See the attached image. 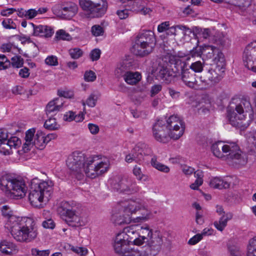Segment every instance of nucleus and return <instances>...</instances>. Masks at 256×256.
<instances>
[{"instance_id": "f257e3e1", "label": "nucleus", "mask_w": 256, "mask_h": 256, "mask_svg": "<svg viewBox=\"0 0 256 256\" xmlns=\"http://www.w3.org/2000/svg\"><path fill=\"white\" fill-rule=\"evenodd\" d=\"M211 149L214 156L236 166H244L247 162L246 154L234 142H218L212 145Z\"/></svg>"}, {"instance_id": "f03ea898", "label": "nucleus", "mask_w": 256, "mask_h": 256, "mask_svg": "<svg viewBox=\"0 0 256 256\" xmlns=\"http://www.w3.org/2000/svg\"><path fill=\"white\" fill-rule=\"evenodd\" d=\"M8 224L11 234L18 242H29L37 236V228L32 218L13 217Z\"/></svg>"}, {"instance_id": "7ed1b4c3", "label": "nucleus", "mask_w": 256, "mask_h": 256, "mask_svg": "<svg viewBox=\"0 0 256 256\" xmlns=\"http://www.w3.org/2000/svg\"><path fill=\"white\" fill-rule=\"evenodd\" d=\"M228 118L230 124L234 126L241 124V121L248 116L251 118L254 112L250 100L247 98L232 99L228 108Z\"/></svg>"}, {"instance_id": "20e7f679", "label": "nucleus", "mask_w": 256, "mask_h": 256, "mask_svg": "<svg viewBox=\"0 0 256 256\" xmlns=\"http://www.w3.org/2000/svg\"><path fill=\"white\" fill-rule=\"evenodd\" d=\"M54 183L51 180L44 181L38 178L32 180L28 200L32 205L38 207L43 202H48L53 192Z\"/></svg>"}, {"instance_id": "39448f33", "label": "nucleus", "mask_w": 256, "mask_h": 256, "mask_svg": "<svg viewBox=\"0 0 256 256\" xmlns=\"http://www.w3.org/2000/svg\"><path fill=\"white\" fill-rule=\"evenodd\" d=\"M177 60L169 52L159 58L158 66L154 71L156 79L166 84L170 83L177 76L176 70H174L172 68V65L174 68V62Z\"/></svg>"}, {"instance_id": "423d86ee", "label": "nucleus", "mask_w": 256, "mask_h": 256, "mask_svg": "<svg viewBox=\"0 0 256 256\" xmlns=\"http://www.w3.org/2000/svg\"><path fill=\"white\" fill-rule=\"evenodd\" d=\"M156 44L154 33L151 30H146L140 33L133 46L134 53L144 56L152 52Z\"/></svg>"}, {"instance_id": "0eeeda50", "label": "nucleus", "mask_w": 256, "mask_h": 256, "mask_svg": "<svg viewBox=\"0 0 256 256\" xmlns=\"http://www.w3.org/2000/svg\"><path fill=\"white\" fill-rule=\"evenodd\" d=\"M0 186L2 190L9 192L12 196L16 198H23L27 190L23 180L14 178L8 174L0 176Z\"/></svg>"}, {"instance_id": "6e6552de", "label": "nucleus", "mask_w": 256, "mask_h": 256, "mask_svg": "<svg viewBox=\"0 0 256 256\" xmlns=\"http://www.w3.org/2000/svg\"><path fill=\"white\" fill-rule=\"evenodd\" d=\"M214 64L200 77L201 89L212 86L218 83L222 78L225 70L224 62Z\"/></svg>"}, {"instance_id": "1a4fd4ad", "label": "nucleus", "mask_w": 256, "mask_h": 256, "mask_svg": "<svg viewBox=\"0 0 256 256\" xmlns=\"http://www.w3.org/2000/svg\"><path fill=\"white\" fill-rule=\"evenodd\" d=\"M110 165V160L107 158L99 160L94 157L90 158L86 162L82 172L88 177L94 178L106 172Z\"/></svg>"}, {"instance_id": "9d476101", "label": "nucleus", "mask_w": 256, "mask_h": 256, "mask_svg": "<svg viewBox=\"0 0 256 256\" xmlns=\"http://www.w3.org/2000/svg\"><path fill=\"white\" fill-rule=\"evenodd\" d=\"M129 210L132 216L138 212L140 216L132 217L134 222H143L150 220L152 216V212L146 202L140 199L131 200L128 202Z\"/></svg>"}, {"instance_id": "9b49d317", "label": "nucleus", "mask_w": 256, "mask_h": 256, "mask_svg": "<svg viewBox=\"0 0 256 256\" xmlns=\"http://www.w3.org/2000/svg\"><path fill=\"white\" fill-rule=\"evenodd\" d=\"M174 68L176 70V74H180L182 81L190 88L201 89L200 80L196 79V74L190 68L186 62L178 58L174 62Z\"/></svg>"}, {"instance_id": "f8f14e48", "label": "nucleus", "mask_w": 256, "mask_h": 256, "mask_svg": "<svg viewBox=\"0 0 256 256\" xmlns=\"http://www.w3.org/2000/svg\"><path fill=\"white\" fill-rule=\"evenodd\" d=\"M82 9L92 18L103 16L108 9L107 0H79Z\"/></svg>"}, {"instance_id": "ddd939ff", "label": "nucleus", "mask_w": 256, "mask_h": 256, "mask_svg": "<svg viewBox=\"0 0 256 256\" xmlns=\"http://www.w3.org/2000/svg\"><path fill=\"white\" fill-rule=\"evenodd\" d=\"M36 129L34 128L28 130L26 132V142L22 146V150L24 152H27L33 146L39 150H43L46 145L45 140V134L42 130L37 131L36 135Z\"/></svg>"}, {"instance_id": "4468645a", "label": "nucleus", "mask_w": 256, "mask_h": 256, "mask_svg": "<svg viewBox=\"0 0 256 256\" xmlns=\"http://www.w3.org/2000/svg\"><path fill=\"white\" fill-rule=\"evenodd\" d=\"M60 209H62L60 212L62 219L69 226L78 227L82 225L81 218L76 210V207L72 206L68 202H64L62 204Z\"/></svg>"}, {"instance_id": "2eb2a0df", "label": "nucleus", "mask_w": 256, "mask_h": 256, "mask_svg": "<svg viewBox=\"0 0 256 256\" xmlns=\"http://www.w3.org/2000/svg\"><path fill=\"white\" fill-rule=\"evenodd\" d=\"M166 121L170 136L174 140H178L184 134L185 125L184 122L176 116H171Z\"/></svg>"}, {"instance_id": "dca6fc26", "label": "nucleus", "mask_w": 256, "mask_h": 256, "mask_svg": "<svg viewBox=\"0 0 256 256\" xmlns=\"http://www.w3.org/2000/svg\"><path fill=\"white\" fill-rule=\"evenodd\" d=\"M143 250L146 256H156L160 252L163 244L162 236L160 232L156 230L151 238L146 242Z\"/></svg>"}, {"instance_id": "f3484780", "label": "nucleus", "mask_w": 256, "mask_h": 256, "mask_svg": "<svg viewBox=\"0 0 256 256\" xmlns=\"http://www.w3.org/2000/svg\"><path fill=\"white\" fill-rule=\"evenodd\" d=\"M85 160V156L83 154L75 152L68 158L66 165L71 170L81 174L86 162Z\"/></svg>"}, {"instance_id": "a211bd4d", "label": "nucleus", "mask_w": 256, "mask_h": 256, "mask_svg": "<svg viewBox=\"0 0 256 256\" xmlns=\"http://www.w3.org/2000/svg\"><path fill=\"white\" fill-rule=\"evenodd\" d=\"M152 132L154 138L160 142L166 143L172 138L164 120H157L153 126Z\"/></svg>"}, {"instance_id": "6ab92c4d", "label": "nucleus", "mask_w": 256, "mask_h": 256, "mask_svg": "<svg viewBox=\"0 0 256 256\" xmlns=\"http://www.w3.org/2000/svg\"><path fill=\"white\" fill-rule=\"evenodd\" d=\"M121 208H122V214H113L112 218L114 222L116 224L122 225L133 222L132 216L129 210L128 203L118 204L116 208L120 209Z\"/></svg>"}, {"instance_id": "aec40b11", "label": "nucleus", "mask_w": 256, "mask_h": 256, "mask_svg": "<svg viewBox=\"0 0 256 256\" xmlns=\"http://www.w3.org/2000/svg\"><path fill=\"white\" fill-rule=\"evenodd\" d=\"M202 58L212 59L214 63L224 62V56L220 49L210 45L202 46Z\"/></svg>"}, {"instance_id": "412c9836", "label": "nucleus", "mask_w": 256, "mask_h": 256, "mask_svg": "<svg viewBox=\"0 0 256 256\" xmlns=\"http://www.w3.org/2000/svg\"><path fill=\"white\" fill-rule=\"evenodd\" d=\"M242 58L244 66L248 69L256 72V48L248 46L244 52Z\"/></svg>"}, {"instance_id": "4be33fe9", "label": "nucleus", "mask_w": 256, "mask_h": 256, "mask_svg": "<svg viewBox=\"0 0 256 256\" xmlns=\"http://www.w3.org/2000/svg\"><path fill=\"white\" fill-rule=\"evenodd\" d=\"M216 212L220 216L218 220L215 221L214 224L215 228L219 231L222 232L226 226L228 222L231 220L234 214L231 212H225L222 206H216Z\"/></svg>"}, {"instance_id": "5701e85b", "label": "nucleus", "mask_w": 256, "mask_h": 256, "mask_svg": "<svg viewBox=\"0 0 256 256\" xmlns=\"http://www.w3.org/2000/svg\"><path fill=\"white\" fill-rule=\"evenodd\" d=\"M154 232L148 225L145 224L142 226L139 230V236L138 238H136V236H134V244L138 246L144 244L151 238V236L154 235Z\"/></svg>"}, {"instance_id": "b1692460", "label": "nucleus", "mask_w": 256, "mask_h": 256, "mask_svg": "<svg viewBox=\"0 0 256 256\" xmlns=\"http://www.w3.org/2000/svg\"><path fill=\"white\" fill-rule=\"evenodd\" d=\"M29 24L32 28L34 36L50 38L54 32V30L50 26H36L32 22H30Z\"/></svg>"}, {"instance_id": "393cba45", "label": "nucleus", "mask_w": 256, "mask_h": 256, "mask_svg": "<svg viewBox=\"0 0 256 256\" xmlns=\"http://www.w3.org/2000/svg\"><path fill=\"white\" fill-rule=\"evenodd\" d=\"M138 234L136 233L132 230H128L127 232H122L116 234L115 239L114 243L120 244H130L134 243V237L132 235Z\"/></svg>"}, {"instance_id": "a878e982", "label": "nucleus", "mask_w": 256, "mask_h": 256, "mask_svg": "<svg viewBox=\"0 0 256 256\" xmlns=\"http://www.w3.org/2000/svg\"><path fill=\"white\" fill-rule=\"evenodd\" d=\"M64 105L62 98H56L50 101L46 106V114L48 116H52L54 114L60 111Z\"/></svg>"}, {"instance_id": "bb28decb", "label": "nucleus", "mask_w": 256, "mask_h": 256, "mask_svg": "<svg viewBox=\"0 0 256 256\" xmlns=\"http://www.w3.org/2000/svg\"><path fill=\"white\" fill-rule=\"evenodd\" d=\"M210 187L218 188L220 190L222 188H228L230 186V182L226 178L220 177H214L212 178L209 183Z\"/></svg>"}, {"instance_id": "cd10ccee", "label": "nucleus", "mask_w": 256, "mask_h": 256, "mask_svg": "<svg viewBox=\"0 0 256 256\" xmlns=\"http://www.w3.org/2000/svg\"><path fill=\"white\" fill-rule=\"evenodd\" d=\"M146 146L145 144L138 143L132 150L130 154L132 155L136 162H140L143 160V154H145L144 148Z\"/></svg>"}, {"instance_id": "c85d7f7f", "label": "nucleus", "mask_w": 256, "mask_h": 256, "mask_svg": "<svg viewBox=\"0 0 256 256\" xmlns=\"http://www.w3.org/2000/svg\"><path fill=\"white\" fill-rule=\"evenodd\" d=\"M124 76L126 82L132 85L136 84L141 78L140 74L138 72H126Z\"/></svg>"}, {"instance_id": "c756f323", "label": "nucleus", "mask_w": 256, "mask_h": 256, "mask_svg": "<svg viewBox=\"0 0 256 256\" xmlns=\"http://www.w3.org/2000/svg\"><path fill=\"white\" fill-rule=\"evenodd\" d=\"M78 12V6L75 4L72 3L70 5L62 8V14L70 18L75 15Z\"/></svg>"}, {"instance_id": "7c9ffc66", "label": "nucleus", "mask_w": 256, "mask_h": 256, "mask_svg": "<svg viewBox=\"0 0 256 256\" xmlns=\"http://www.w3.org/2000/svg\"><path fill=\"white\" fill-rule=\"evenodd\" d=\"M2 215L8 218V220L6 224L5 227L8 230H10V227L8 226V223L10 222L11 220V218L14 217L16 218H21L22 217H17L16 216L13 215V212L11 210L10 206H4L2 208Z\"/></svg>"}, {"instance_id": "2f4dec72", "label": "nucleus", "mask_w": 256, "mask_h": 256, "mask_svg": "<svg viewBox=\"0 0 256 256\" xmlns=\"http://www.w3.org/2000/svg\"><path fill=\"white\" fill-rule=\"evenodd\" d=\"M176 28L184 32H188L191 33L192 32V30L186 26L176 25L170 28L168 27L166 31V34L176 36Z\"/></svg>"}, {"instance_id": "473e14b6", "label": "nucleus", "mask_w": 256, "mask_h": 256, "mask_svg": "<svg viewBox=\"0 0 256 256\" xmlns=\"http://www.w3.org/2000/svg\"><path fill=\"white\" fill-rule=\"evenodd\" d=\"M84 120L83 114H79L75 116V114L72 111L66 112L64 116V120L66 122H72L73 120L76 122L82 121Z\"/></svg>"}, {"instance_id": "72a5a7b5", "label": "nucleus", "mask_w": 256, "mask_h": 256, "mask_svg": "<svg viewBox=\"0 0 256 256\" xmlns=\"http://www.w3.org/2000/svg\"><path fill=\"white\" fill-rule=\"evenodd\" d=\"M121 256H146L144 251L142 249L140 250L137 249L128 248Z\"/></svg>"}, {"instance_id": "f704fd0d", "label": "nucleus", "mask_w": 256, "mask_h": 256, "mask_svg": "<svg viewBox=\"0 0 256 256\" xmlns=\"http://www.w3.org/2000/svg\"><path fill=\"white\" fill-rule=\"evenodd\" d=\"M121 256H146L144 251L142 249L140 250L137 249L128 248Z\"/></svg>"}, {"instance_id": "c9c22d12", "label": "nucleus", "mask_w": 256, "mask_h": 256, "mask_svg": "<svg viewBox=\"0 0 256 256\" xmlns=\"http://www.w3.org/2000/svg\"><path fill=\"white\" fill-rule=\"evenodd\" d=\"M151 164L153 167L160 171L165 173H168L170 172V168L168 166L158 162L155 157L152 158Z\"/></svg>"}, {"instance_id": "e433bc0d", "label": "nucleus", "mask_w": 256, "mask_h": 256, "mask_svg": "<svg viewBox=\"0 0 256 256\" xmlns=\"http://www.w3.org/2000/svg\"><path fill=\"white\" fill-rule=\"evenodd\" d=\"M128 194H131L138 192L140 190V187L138 186L136 182L130 178H128Z\"/></svg>"}, {"instance_id": "4c0bfd02", "label": "nucleus", "mask_w": 256, "mask_h": 256, "mask_svg": "<svg viewBox=\"0 0 256 256\" xmlns=\"http://www.w3.org/2000/svg\"><path fill=\"white\" fill-rule=\"evenodd\" d=\"M52 116H48L49 118L45 122L44 126L46 128L49 130H56L59 128V125H58L56 119L52 118Z\"/></svg>"}, {"instance_id": "58836bf2", "label": "nucleus", "mask_w": 256, "mask_h": 256, "mask_svg": "<svg viewBox=\"0 0 256 256\" xmlns=\"http://www.w3.org/2000/svg\"><path fill=\"white\" fill-rule=\"evenodd\" d=\"M132 172L134 174L138 180L145 182L148 180V176L147 175L143 174L140 168L138 166H134Z\"/></svg>"}, {"instance_id": "ea45409f", "label": "nucleus", "mask_w": 256, "mask_h": 256, "mask_svg": "<svg viewBox=\"0 0 256 256\" xmlns=\"http://www.w3.org/2000/svg\"><path fill=\"white\" fill-rule=\"evenodd\" d=\"M130 244L118 243V244L117 243L114 242L113 247L116 253L120 256H121V255L124 253V251H126V250L128 248Z\"/></svg>"}, {"instance_id": "a19ab883", "label": "nucleus", "mask_w": 256, "mask_h": 256, "mask_svg": "<svg viewBox=\"0 0 256 256\" xmlns=\"http://www.w3.org/2000/svg\"><path fill=\"white\" fill-rule=\"evenodd\" d=\"M68 54L72 58L76 60L82 56L84 52L80 48H74L68 50Z\"/></svg>"}, {"instance_id": "79ce46f5", "label": "nucleus", "mask_w": 256, "mask_h": 256, "mask_svg": "<svg viewBox=\"0 0 256 256\" xmlns=\"http://www.w3.org/2000/svg\"><path fill=\"white\" fill-rule=\"evenodd\" d=\"M11 148L8 142V138L0 142V152L4 155L10 154V153Z\"/></svg>"}, {"instance_id": "37998d69", "label": "nucleus", "mask_w": 256, "mask_h": 256, "mask_svg": "<svg viewBox=\"0 0 256 256\" xmlns=\"http://www.w3.org/2000/svg\"><path fill=\"white\" fill-rule=\"evenodd\" d=\"M10 64L16 68H20L24 64V59L20 56H16L11 58Z\"/></svg>"}, {"instance_id": "c03bdc74", "label": "nucleus", "mask_w": 256, "mask_h": 256, "mask_svg": "<svg viewBox=\"0 0 256 256\" xmlns=\"http://www.w3.org/2000/svg\"><path fill=\"white\" fill-rule=\"evenodd\" d=\"M70 250L78 256H85L88 253V250L86 248L73 246H70Z\"/></svg>"}, {"instance_id": "a18cd8bd", "label": "nucleus", "mask_w": 256, "mask_h": 256, "mask_svg": "<svg viewBox=\"0 0 256 256\" xmlns=\"http://www.w3.org/2000/svg\"><path fill=\"white\" fill-rule=\"evenodd\" d=\"M126 66L124 62H122L118 65L115 70V74L118 76H124L126 72Z\"/></svg>"}, {"instance_id": "49530a36", "label": "nucleus", "mask_w": 256, "mask_h": 256, "mask_svg": "<svg viewBox=\"0 0 256 256\" xmlns=\"http://www.w3.org/2000/svg\"><path fill=\"white\" fill-rule=\"evenodd\" d=\"M56 38L58 40H72L71 36L63 30H60L56 32Z\"/></svg>"}, {"instance_id": "de8ad7c7", "label": "nucleus", "mask_w": 256, "mask_h": 256, "mask_svg": "<svg viewBox=\"0 0 256 256\" xmlns=\"http://www.w3.org/2000/svg\"><path fill=\"white\" fill-rule=\"evenodd\" d=\"M112 188L114 190L120 193L122 188V178H116L112 180L110 182Z\"/></svg>"}, {"instance_id": "09e8293b", "label": "nucleus", "mask_w": 256, "mask_h": 256, "mask_svg": "<svg viewBox=\"0 0 256 256\" xmlns=\"http://www.w3.org/2000/svg\"><path fill=\"white\" fill-rule=\"evenodd\" d=\"M10 66V62L4 54H0V70H4Z\"/></svg>"}, {"instance_id": "8fccbe9b", "label": "nucleus", "mask_w": 256, "mask_h": 256, "mask_svg": "<svg viewBox=\"0 0 256 256\" xmlns=\"http://www.w3.org/2000/svg\"><path fill=\"white\" fill-rule=\"evenodd\" d=\"M190 68L195 72H202L204 68V64L200 61H196L192 62L190 66H188Z\"/></svg>"}, {"instance_id": "3c124183", "label": "nucleus", "mask_w": 256, "mask_h": 256, "mask_svg": "<svg viewBox=\"0 0 256 256\" xmlns=\"http://www.w3.org/2000/svg\"><path fill=\"white\" fill-rule=\"evenodd\" d=\"M98 98V97L96 94H92L87 98L86 103L83 102L82 104L84 106H85L86 104L90 107H94L96 104Z\"/></svg>"}, {"instance_id": "603ef678", "label": "nucleus", "mask_w": 256, "mask_h": 256, "mask_svg": "<svg viewBox=\"0 0 256 256\" xmlns=\"http://www.w3.org/2000/svg\"><path fill=\"white\" fill-rule=\"evenodd\" d=\"M31 254L34 256H48L50 254V250H40L34 248L31 250Z\"/></svg>"}, {"instance_id": "864d4df0", "label": "nucleus", "mask_w": 256, "mask_h": 256, "mask_svg": "<svg viewBox=\"0 0 256 256\" xmlns=\"http://www.w3.org/2000/svg\"><path fill=\"white\" fill-rule=\"evenodd\" d=\"M2 25L6 29H16V25L11 18L4 20L2 22Z\"/></svg>"}, {"instance_id": "5fc2aeb1", "label": "nucleus", "mask_w": 256, "mask_h": 256, "mask_svg": "<svg viewBox=\"0 0 256 256\" xmlns=\"http://www.w3.org/2000/svg\"><path fill=\"white\" fill-rule=\"evenodd\" d=\"M230 256H244V254L240 251V248L235 246H228Z\"/></svg>"}, {"instance_id": "6e6d98bb", "label": "nucleus", "mask_w": 256, "mask_h": 256, "mask_svg": "<svg viewBox=\"0 0 256 256\" xmlns=\"http://www.w3.org/2000/svg\"><path fill=\"white\" fill-rule=\"evenodd\" d=\"M91 32L94 36H98L103 34L104 30L100 26L94 25L92 28Z\"/></svg>"}, {"instance_id": "4d7b16f0", "label": "nucleus", "mask_w": 256, "mask_h": 256, "mask_svg": "<svg viewBox=\"0 0 256 256\" xmlns=\"http://www.w3.org/2000/svg\"><path fill=\"white\" fill-rule=\"evenodd\" d=\"M8 142L11 148H16L20 144V140L16 136H12L10 138H8Z\"/></svg>"}, {"instance_id": "13d9d810", "label": "nucleus", "mask_w": 256, "mask_h": 256, "mask_svg": "<svg viewBox=\"0 0 256 256\" xmlns=\"http://www.w3.org/2000/svg\"><path fill=\"white\" fill-rule=\"evenodd\" d=\"M217 44L219 45L220 47L228 46L230 44V40L228 38L223 36L219 38L216 40Z\"/></svg>"}, {"instance_id": "bf43d9fd", "label": "nucleus", "mask_w": 256, "mask_h": 256, "mask_svg": "<svg viewBox=\"0 0 256 256\" xmlns=\"http://www.w3.org/2000/svg\"><path fill=\"white\" fill-rule=\"evenodd\" d=\"M84 78L86 82H94L96 79V75L92 70L86 71L84 73Z\"/></svg>"}, {"instance_id": "052dcab7", "label": "nucleus", "mask_w": 256, "mask_h": 256, "mask_svg": "<svg viewBox=\"0 0 256 256\" xmlns=\"http://www.w3.org/2000/svg\"><path fill=\"white\" fill-rule=\"evenodd\" d=\"M45 62L49 66H57L58 64V58L56 56H48L45 60Z\"/></svg>"}, {"instance_id": "680f3d73", "label": "nucleus", "mask_w": 256, "mask_h": 256, "mask_svg": "<svg viewBox=\"0 0 256 256\" xmlns=\"http://www.w3.org/2000/svg\"><path fill=\"white\" fill-rule=\"evenodd\" d=\"M101 54V51L98 48H95L90 53V58L92 61L98 60Z\"/></svg>"}, {"instance_id": "e2e57ef3", "label": "nucleus", "mask_w": 256, "mask_h": 256, "mask_svg": "<svg viewBox=\"0 0 256 256\" xmlns=\"http://www.w3.org/2000/svg\"><path fill=\"white\" fill-rule=\"evenodd\" d=\"M42 226L46 228L54 229L55 227V223L52 219L48 218L42 222Z\"/></svg>"}, {"instance_id": "0e129e2a", "label": "nucleus", "mask_w": 256, "mask_h": 256, "mask_svg": "<svg viewBox=\"0 0 256 256\" xmlns=\"http://www.w3.org/2000/svg\"><path fill=\"white\" fill-rule=\"evenodd\" d=\"M190 55L192 57L202 56V47H196L190 52Z\"/></svg>"}, {"instance_id": "69168bd1", "label": "nucleus", "mask_w": 256, "mask_h": 256, "mask_svg": "<svg viewBox=\"0 0 256 256\" xmlns=\"http://www.w3.org/2000/svg\"><path fill=\"white\" fill-rule=\"evenodd\" d=\"M8 243V242L6 240L2 241L0 243V251L2 253L6 254H10V252L8 250V246L7 245Z\"/></svg>"}, {"instance_id": "338daca9", "label": "nucleus", "mask_w": 256, "mask_h": 256, "mask_svg": "<svg viewBox=\"0 0 256 256\" xmlns=\"http://www.w3.org/2000/svg\"><path fill=\"white\" fill-rule=\"evenodd\" d=\"M116 14L120 20L127 18L129 15V12L128 9L118 10Z\"/></svg>"}, {"instance_id": "774afa93", "label": "nucleus", "mask_w": 256, "mask_h": 256, "mask_svg": "<svg viewBox=\"0 0 256 256\" xmlns=\"http://www.w3.org/2000/svg\"><path fill=\"white\" fill-rule=\"evenodd\" d=\"M202 238V235L198 234L194 236L188 240V244L194 245L199 242Z\"/></svg>"}]
</instances>
